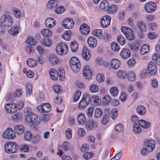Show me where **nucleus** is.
<instances>
[{
	"mask_svg": "<svg viewBox=\"0 0 160 160\" xmlns=\"http://www.w3.org/2000/svg\"><path fill=\"white\" fill-rule=\"evenodd\" d=\"M0 22L1 26L3 27H11L13 23V20L11 17L8 15H4L1 18Z\"/></svg>",
	"mask_w": 160,
	"mask_h": 160,
	"instance_id": "nucleus-1",
	"label": "nucleus"
},
{
	"mask_svg": "<svg viewBox=\"0 0 160 160\" xmlns=\"http://www.w3.org/2000/svg\"><path fill=\"white\" fill-rule=\"evenodd\" d=\"M18 146L16 143L8 142L4 145L5 151L8 153H12L16 152Z\"/></svg>",
	"mask_w": 160,
	"mask_h": 160,
	"instance_id": "nucleus-2",
	"label": "nucleus"
},
{
	"mask_svg": "<svg viewBox=\"0 0 160 160\" xmlns=\"http://www.w3.org/2000/svg\"><path fill=\"white\" fill-rule=\"evenodd\" d=\"M25 120L28 125L31 126H36L40 122V119L34 113L31 114L29 117L27 116Z\"/></svg>",
	"mask_w": 160,
	"mask_h": 160,
	"instance_id": "nucleus-3",
	"label": "nucleus"
},
{
	"mask_svg": "<svg viewBox=\"0 0 160 160\" xmlns=\"http://www.w3.org/2000/svg\"><path fill=\"white\" fill-rule=\"evenodd\" d=\"M121 30L128 40L132 41L134 39L133 32L131 29L127 27H122Z\"/></svg>",
	"mask_w": 160,
	"mask_h": 160,
	"instance_id": "nucleus-4",
	"label": "nucleus"
},
{
	"mask_svg": "<svg viewBox=\"0 0 160 160\" xmlns=\"http://www.w3.org/2000/svg\"><path fill=\"white\" fill-rule=\"evenodd\" d=\"M56 51L58 54L62 55L68 51V46L64 43H59L56 47Z\"/></svg>",
	"mask_w": 160,
	"mask_h": 160,
	"instance_id": "nucleus-5",
	"label": "nucleus"
},
{
	"mask_svg": "<svg viewBox=\"0 0 160 160\" xmlns=\"http://www.w3.org/2000/svg\"><path fill=\"white\" fill-rule=\"evenodd\" d=\"M26 43L28 45L27 46L26 49V52L28 53H32L33 52L32 46H34L36 44V42L35 40L32 38L28 37L26 41Z\"/></svg>",
	"mask_w": 160,
	"mask_h": 160,
	"instance_id": "nucleus-6",
	"label": "nucleus"
},
{
	"mask_svg": "<svg viewBox=\"0 0 160 160\" xmlns=\"http://www.w3.org/2000/svg\"><path fill=\"white\" fill-rule=\"evenodd\" d=\"M144 147L148 148V150L153 151L156 146V142L152 139H147L145 140L144 142Z\"/></svg>",
	"mask_w": 160,
	"mask_h": 160,
	"instance_id": "nucleus-7",
	"label": "nucleus"
},
{
	"mask_svg": "<svg viewBox=\"0 0 160 160\" xmlns=\"http://www.w3.org/2000/svg\"><path fill=\"white\" fill-rule=\"evenodd\" d=\"M156 4L152 2H147L144 6L145 11L148 13L153 12L156 10Z\"/></svg>",
	"mask_w": 160,
	"mask_h": 160,
	"instance_id": "nucleus-8",
	"label": "nucleus"
},
{
	"mask_svg": "<svg viewBox=\"0 0 160 160\" xmlns=\"http://www.w3.org/2000/svg\"><path fill=\"white\" fill-rule=\"evenodd\" d=\"M147 70L149 75H155L157 72L156 64L153 62H150L148 65Z\"/></svg>",
	"mask_w": 160,
	"mask_h": 160,
	"instance_id": "nucleus-9",
	"label": "nucleus"
},
{
	"mask_svg": "<svg viewBox=\"0 0 160 160\" xmlns=\"http://www.w3.org/2000/svg\"><path fill=\"white\" fill-rule=\"evenodd\" d=\"M15 132L11 128H8L4 132L3 136L4 138L12 139L16 137Z\"/></svg>",
	"mask_w": 160,
	"mask_h": 160,
	"instance_id": "nucleus-10",
	"label": "nucleus"
},
{
	"mask_svg": "<svg viewBox=\"0 0 160 160\" xmlns=\"http://www.w3.org/2000/svg\"><path fill=\"white\" fill-rule=\"evenodd\" d=\"M22 95L21 91L19 89H17L14 93H9L5 97L7 101L12 100L13 97H20Z\"/></svg>",
	"mask_w": 160,
	"mask_h": 160,
	"instance_id": "nucleus-11",
	"label": "nucleus"
},
{
	"mask_svg": "<svg viewBox=\"0 0 160 160\" xmlns=\"http://www.w3.org/2000/svg\"><path fill=\"white\" fill-rule=\"evenodd\" d=\"M74 24L73 20L70 18H67L64 19L62 22V25L65 28H72L74 26Z\"/></svg>",
	"mask_w": 160,
	"mask_h": 160,
	"instance_id": "nucleus-12",
	"label": "nucleus"
},
{
	"mask_svg": "<svg viewBox=\"0 0 160 160\" xmlns=\"http://www.w3.org/2000/svg\"><path fill=\"white\" fill-rule=\"evenodd\" d=\"M111 18L108 16H103L101 19L100 23L102 26L103 28L107 27L110 23Z\"/></svg>",
	"mask_w": 160,
	"mask_h": 160,
	"instance_id": "nucleus-13",
	"label": "nucleus"
},
{
	"mask_svg": "<svg viewBox=\"0 0 160 160\" xmlns=\"http://www.w3.org/2000/svg\"><path fill=\"white\" fill-rule=\"evenodd\" d=\"M83 74L84 78L87 79H89L92 77L91 70L89 69L88 66H85L83 70Z\"/></svg>",
	"mask_w": 160,
	"mask_h": 160,
	"instance_id": "nucleus-14",
	"label": "nucleus"
},
{
	"mask_svg": "<svg viewBox=\"0 0 160 160\" xmlns=\"http://www.w3.org/2000/svg\"><path fill=\"white\" fill-rule=\"evenodd\" d=\"M56 24V22L54 19L52 18H48L45 21V25L48 28H52L54 27Z\"/></svg>",
	"mask_w": 160,
	"mask_h": 160,
	"instance_id": "nucleus-15",
	"label": "nucleus"
},
{
	"mask_svg": "<svg viewBox=\"0 0 160 160\" xmlns=\"http://www.w3.org/2000/svg\"><path fill=\"white\" fill-rule=\"evenodd\" d=\"M120 55L122 58L124 59H128L131 55L130 51L127 48L123 49L121 52Z\"/></svg>",
	"mask_w": 160,
	"mask_h": 160,
	"instance_id": "nucleus-16",
	"label": "nucleus"
},
{
	"mask_svg": "<svg viewBox=\"0 0 160 160\" xmlns=\"http://www.w3.org/2000/svg\"><path fill=\"white\" fill-rule=\"evenodd\" d=\"M85 94L83 96V97L78 104L79 108L81 109H84L88 104Z\"/></svg>",
	"mask_w": 160,
	"mask_h": 160,
	"instance_id": "nucleus-17",
	"label": "nucleus"
},
{
	"mask_svg": "<svg viewBox=\"0 0 160 160\" xmlns=\"http://www.w3.org/2000/svg\"><path fill=\"white\" fill-rule=\"evenodd\" d=\"M106 11L110 14H112L116 12L117 10V6L114 4L109 5L108 3V6L107 7Z\"/></svg>",
	"mask_w": 160,
	"mask_h": 160,
	"instance_id": "nucleus-18",
	"label": "nucleus"
},
{
	"mask_svg": "<svg viewBox=\"0 0 160 160\" xmlns=\"http://www.w3.org/2000/svg\"><path fill=\"white\" fill-rule=\"evenodd\" d=\"M87 42L88 46L92 48L95 47L97 44L96 39L93 37L88 38L87 40Z\"/></svg>",
	"mask_w": 160,
	"mask_h": 160,
	"instance_id": "nucleus-19",
	"label": "nucleus"
},
{
	"mask_svg": "<svg viewBox=\"0 0 160 160\" xmlns=\"http://www.w3.org/2000/svg\"><path fill=\"white\" fill-rule=\"evenodd\" d=\"M80 30L81 32L84 35L88 34L90 32L89 27L85 23H83L80 26Z\"/></svg>",
	"mask_w": 160,
	"mask_h": 160,
	"instance_id": "nucleus-20",
	"label": "nucleus"
},
{
	"mask_svg": "<svg viewBox=\"0 0 160 160\" xmlns=\"http://www.w3.org/2000/svg\"><path fill=\"white\" fill-rule=\"evenodd\" d=\"M120 62L116 59H113L111 61L112 67L114 69L117 70L118 69L120 65Z\"/></svg>",
	"mask_w": 160,
	"mask_h": 160,
	"instance_id": "nucleus-21",
	"label": "nucleus"
},
{
	"mask_svg": "<svg viewBox=\"0 0 160 160\" xmlns=\"http://www.w3.org/2000/svg\"><path fill=\"white\" fill-rule=\"evenodd\" d=\"M15 132L18 135L22 134L25 131V128L22 125H18L16 126L14 128Z\"/></svg>",
	"mask_w": 160,
	"mask_h": 160,
	"instance_id": "nucleus-22",
	"label": "nucleus"
},
{
	"mask_svg": "<svg viewBox=\"0 0 160 160\" xmlns=\"http://www.w3.org/2000/svg\"><path fill=\"white\" fill-rule=\"evenodd\" d=\"M82 56L83 58L86 61L88 60L91 55L88 50L85 47H84L82 50Z\"/></svg>",
	"mask_w": 160,
	"mask_h": 160,
	"instance_id": "nucleus-23",
	"label": "nucleus"
},
{
	"mask_svg": "<svg viewBox=\"0 0 160 160\" xmlns=\"http://www.w3.org/2000/svg\"><path fill=\"white\" fill-rule=\"evenodd\" d=\"M97 123L92 120L88 121L86 124V128L87 129H91L97 127Z\"/></svg>",
	"mask_w": 160,
	"mask_h": 160,
	"instance_id": "nucleus-24",
	"label": "nucleus"
},
{
	"mask_svg": "<svg viewBox=\"0 0 160 160\" xmlns=\"http://www.w3.org/2000/svg\"><path fill=\"white\" fill-rule=\"evenodd\" d=\"M78 123L80 124H84L86 122V119L84 114L82 113L79 114L77 117Z\"/></svg>",
	"mask_w": 160,
	"mask_h": 160,
	"instance_id": "nucleus-25",
	"label": "nucleus"
},
{
	"mask_svg": "<svg viewBox=\"0 0 160 160\" xmlns=\"http://www.w3.org/2000/svg\"><path fill=\"white\" fill-rule=\"evenodd\" d=\"M137 112L139 114L141 115H144L146 111V108L142 105H138L136 108Z\"/></svg>",
	"mask_w": 160,
	"mask_h": 160,
	"instance_id": "nucleus-26",
	"label": "nucleus"
},
{
	"mask_svg": "<svg viewBox=\"0 0 160 160\" xmlns=\"http://www.w3.org/2000/svg\"><path fill=\"white\" fill-rule=\"evenodd\" d=\"M57 76L59 77L60 81H63L64 79L65 72L64 69L62 68H60L57 72Z\"/></svg>",
	"mask_w": 160,
	"mask_h": 160,
	"instance_id": "nucleus-27",
	"label": "nucleus"
},
{
	"mask_svg": "<svg viewBox=\"0 0 160 160\" xmlns=\"http://www.w3.org/2000/svg\"><path fill=\"white\" fill-rule=\"evenodd\" d=\"M57 5L58 2L57 0H50L48 2L47 7L49 9H53L55 8Z\"/></svg>",
	"mask_w": 160,
	"mask_h": 160,
	"instance_id": "nucleus-28",
	"label": "nucleus"
},
{
	"mask_svg": "<svg viewBox=\"0 0 160 160\" xmlns=\"http://www.w3.org/2000/svg\"><path fill=\"white\" fill-rule=\"evenodd\" d=\"M49 58L50 61L53 64H57L59 62V58L54 54H50Z\"/></svg>",
	"mask_w": 160,
	"mask_h": 160,
	"instance_id": "nucleus-29",
	"label": "nucleus"
},
{
	"mask_svg": "<svg viewBox=\"0 0 160 160\" xmlns=\"http://www.w3.org/2000/svg\"><path fill=\"white\" fill-rule=\"evenodd\" d=\"M88 103H90L91 104H93L94 99L97 100L98 98V97L96 96H90L88 94H85Z\"/></svg>",
	"mask_w": 160,
	"mask_h": 160,
	"instance_id": "nucleus-30",
	"label": "nucleus"
},
{
	"mask_svg": "<svg viewBox=\"0 0 160 160\" xmlns=\"http://www.w3.org/2000/svg\"><path fill=\"white\" fill-rule=\"evenodd\" d=\"M57 71L54 68L51 69L49 71V74L52 79L56 80L58 79L57 74H56Z\"/></svg>",
	"mask_w": 160,
	"mask_h": 160,
	"instance_id": "nucleus-31",
	"label": "nucleus"
},
{
	"mask_svg": "<svg viewBox=\"0 0 160 160\" xmlns=\"http://www.w3.org/2000/svg\"><path fill=\"white\" fill-rule=\"evenodd\" d=\"M41 34L44 37H50L52 35V31L48 29H45L41 30Z\"/></svg>",
	"mask_w": 160,
	"mask_h": 160,
	"instance_id": "nucleus-32",
	"label": "nucleus"
},
{
	"mask_svg": "<svg viewBox=\"0 0 160 160\" xmlns=\"http://www.w3.org/2000/svg\"><path fill=\"white\" fill-rule=\"evenodd\" d=\"M138 123L142 128H148L150 126V123L143 120H141L138 122Z\"/></svg>",
	"mask_w": 160,
	"mask_h": 160,
	"instance_id": "nucleus-33",
	"label": "nucleus"
},
{
	"mask_svg": "<svg viewBox=\"0 0 160 160\" xmlns=\"http://www.w3.org/2000/svg\"><path fill=\"white\" fill-rule=\"evenodd\" d=\"M92 35L101 39L102 38V31L100 29H97L94 30L92 32Z\"/></svg>",
	"mask_w": 160,
	"mask_h": 160,
	"instance_id": "nucleus-34",
	"label": "nucleus"
},
{
	"mask_svg": "<svg viewBox=\"0 0 160 160\" xmlns=\"http://www.w3.org/2000/svg\"><path fill=\"white\" fill-rule=\"evenodd\" d=\"M149 50V47L146 44L143 45L140 50V52L141 54L143 55L148 53Z\"/></svg>",
	"mask_w": 160,
	"mask_h": 160,
	"instance_id": "nucleus-35",
	"label": "nucleus"
},
{
	"mask_svg": "<svg viewBox=\"0 0 160 160\" xmlns=\"http://www.w3.org/2000/svg\"><path fill=\"white\" fill-rule=\"evenodd\" d=\"M70 47L72 51L73 52H76L78 50V44L76 42H72L71 43Z\"/></svg>",
	"mask_w": 160,
	"mask_h": 160,
	"instance_id": "nucleus-36",
	"label": "nucleus"
},
{
	"mask_svg": "<svg viewBox=\"0 0 160 160\" xmlns=\"http://www.w3.org/2000/svg\"><path fill=\"white\" fill-rule=\"evenodd\" d=\"M27 65L30 67H35L37 65L36 61L34 62V59L32 58H28L27 60Z\"/></svg>",
	"mask_w": 160,
	"mask_h": 160,
	"instance_id": "nucleus-37",
	"label": "nucleus"
},
{
	"mask_svg": "<svg viewBox=\"0 0 160 160\" xmlns=\"http://www.w3.org/2000/svg\"><path fill=\"white\" fill-rule=\"evenodd\" d=\"M118 111L115 108L112 109L110 111L109 115L110 118L113 120L115 119L117 116Z\"/></svg>",
	"mask_w": 160,
	"mask_h": 160,
	"instance_id": "nucleus-38",
	"label": "nucleus"
},
{
	"mask_svg": "<svg viewBox=\"0 0 160 160\" xmlns=\"http://www.w3.org/2000/svg\"><path fill=\"white\" fill-rule=\"evenodd\" d=\"M26 95L29 96L31 93L32 92V86L31 84L29 82L26 83Z\"/></svg>",
	"mask_w": 160,
	"mask_h": 160,
	"instance_id": "nucleus-39",
	"label": "nucleus"
},
{
	"mask_svg": "<svg viewBox=\"0 0 160 160\" xmlns=\"http://www.w3.org/2000/svg\"><path fill=\"white\" fill-rule=\"evenodd\" d=\"M137 26L140 30L144 31L146 28V26L145 24L142 21L138 22Z\"/></svg>",
	"mask_w": 160,
	"mask_h": 160,
	"instance_id": "nucleus-40",
	"label": "nucleus"
},
{
	"mask_svg": "<svg viewBox=\"0 0 160 160\" xmlns=\"http://www.w3.org/2000/svg\"><path fill=\"white\" fill-rule=\"evenodd\" d=\"M117 75L121 79H125L128 77L127 72L122 70H120L117 72Z\"/></svg>",
	"mask_w": 160,
	"mask_h": 160,
	"instance_id": "nucleus-41",
	"label": "nucleus"
},
{
	"mask_svg": "<svg viewBox=\"0 0 160 160\" xmlns=\"http://www.w3.org/2000/svg\"><path fill=\"white\" fill-rule=\"evenodd\" d=\"M71 32L70 31H66L62 35V38L66 41H68L71 39Z\"/></svg>",
	"mask_w": 160,
	"mask_h": 160,
	"instance_id": "nucleus-42",
	"label": "nucleus"
},
{
	"mask_svg": "<svg viewBox=\"0 0 160 160\" xmlns=\"http://www.w3.org/2000/svg\"><path fill=\"white\" fill-rule=\"evenodd\" d=\"M78 63H80L78 58L75 57H73L71 58L69 61L70 66L76 65Z\"/></svg>",
	"mask_w": 160,
	"mask_h": 160,
	"instance_id": "nucleus-43",
	"label": "nucleus"
},
{
	"mask_svg": "<svg viewBox=\"0 0 160 160\" xmlns=\"http://www.w3.org/2000/svg\"><path fill=\"white\" fill-rule=\"evenodd\" d=\"M108 2L106 0L104 1H101L99 4V8L103 10L106 11L107 7L108 6Z\"/></svg>",
	"mask_w": 160,
	"mask_h": 160,
	"instance_id": "nucleus-44",
	"label": "nucleus"
},
{
	"mask_svg": "<svg viewBox=\"0 0 160 160\" xmlns=\"http://www.w3.org/2000/svg\"><path fill=\"white\" fill-rule=\"evenodd\" d=\"M139 124L134 123L133 125V132L136 133H139L141 131V128Z\"/></svg>",
	"mask_w": 160,
	"mask_h": 160,
	"instance_id": "nucleus-45",
	"label": "nucleus"
},
{
	"mask_svg": "<svg viewBox=\"0 0 160 160\" xmlns=\"http://www.w3.org/2000/svg\"><path fill=\"white\" fill-rule=\"evenodd\" d=\"M24 111L25 113V119L26 118L27 116L29 117L31 114H33L32 112L31 108L28 107L24 108Z\"/></svg>",
	"mask_w": 160,
	"mask_h": 160,
	"instance_id": "nucleus-46",
	"label": "nucleus"
},
{
	"mask_svg": "<svg viewBox=\"0 0 160 160\" xmlns=\"http://www.w3.org/2000/svg\"><path fill=\"white\" fill-rule=\"evenodd\" d=\"M80 63H78L76 64L70 66L72 70L75 72H78L80 68Z\"/></svg>",
	"mask_w": 160,
	"mask_h": 160,
	"instance_id": "nucleus-47",
	"label": "nucleus"
},
{
	"mask_svg": "<svg viewBox=\"0 0 160 160\" xmlns=\"http://www.w3.org/2000/svg\"><path fill=\"white\" fill-rule=\"evenodd\" d=\"M41 43L46 46H50L52 44V41L49 38H44Z\"/></svg>",
	"mask_w": 160,
	"mask_h": 160,
	"instance_id": "nucleus-48",
	"label": "nucleus"
},
{
	"mask_svg": "<svg viewBox=\"0 0 160 160\" xmlns=\"http://www.w3.org/2000/svg\"><path fill=\"white\" fill-rule=\"evenodd\" d=\"M110 93L112 96L116 97L118 96V91L117 88L116 87H113L111 88L110 90Z\"/></svg>",
	"mask_w": 160,
	"mask_h": 160,
	"instance_id": "nucleus-49",
	"label": "nucleus"
},
{
	"mask_svg": "<svg viewBox=\"0 0 160 160\" xmlns=\"http://www.w3.org/2000/svg\"><path fill=\"white\" fill-rule=\"evenodd\" d=\"M12 10L13 13L16 18H19L21 17V12L19 9L15 8H13Z\"/></svg>",
	"mask_w": 160,
	"mask_h": 160,
	"instance_id": "nucleus-50",
	"label": "nucleus"
},
{
	"mask_svg": "<svg viewBox=\"0 0 160 160\" xmlns=\"http://www.w3.org/2000/svg\"><path fill=\"white\" fill-rule=\"evenodd\" d=\"M43 110L44 112H49L51 108V106L50 104L46 103H43Z\"/></svg>",
	"mask_w": 160,
	"mask_h": 160,
	"instance_id": "nucleus-51",
	"label": "nucleus"
},
{
	"mask_svg": "<svg viewBox=\"0 0 160 160\" xmlns=\"http://www.w3.org/2000/svg\"><path fill=\"white\" fill-rule=\"evenodd\" d=\"M111 46L112 50L114 51L118 52L120 49L119 46L116 42L112 43Z\"/></svg>",
	"mask_w": 160,
	"mask_h": 160,
	"instance_id": "nucleus-52",
	"label": "nucleus"
},
{
	"mask_svg": "<svg viewBox=\"0 0 160 160\" xmlns=\"http://www.w3.org/2000/svg\"><path fill=\"white\" fill-rule=\"evenodd\" d=\"M32 138V142L33 143L37 144L40 141L41 138L40 135L36 134Z\"/></svg>",
	"mask_w": 160,
	"mask_h": 160,
	"instance_id": "nucleus-53",
	"label": "nucleus"
},
{
	"mask_svg": "<svg viewBox=\"0 0 160 160\" xmlns=\"http://www.w3.org/2000/svg\"><path fill=\"white\" fill-rule=\"evenodd\" d=\"M32 134L31 132L29 131H26L24 134L25 139L28 141L31 140L32 138Z\"/></svg>",
	"mask_w": 160,
	"mask_h": 160,
	"instance_id": "nucleus-54",
	"label": "nucleus"
},
{
	"mask_svg": "<svg viewBox=\"0 0 160 160\" xmlns=\"http://www.w3.org/2000/svg\"><path fill=\"white\" fill-rule=\"evenodd\" d=\"M111 96L107 95H106L102 99L103 103L104 104L106 105L108 104L111 101Z\"/></svg>",
	"mask_w": 160,
	"mask_h": 160,
	"instance_id": "nucleus-55",
	"label": "nucleus"
},
{
	"mask_svg": "<svg viewBox=\"0 0 160 160\" xmlns=\"http://www.w3.org/2000/svg\"><path fill=\"white\" fill-rule=\"evenodd\" d=\"M65 134L67 139H69L72 137V130L70 128H68L65 131Z\"/></svg>",
	"mask_w": 160,
	"mask_h": 160,
	"instance_id": "nucleus-56",
	"label": "nucleus"
},
{
	"mask_svg": "<svg viewBox=\"0 0 160 160\" xmlns=\"http://www.w3.org/2000/svg\"><path fill=\"white\" fill-rule=\"evenodd\" d=\"M102 112L101 109L99 108H96L95 110L94 114V117L95 118H100L102 115Z\"/></svg>",
	"mask_w": 160,
	"mask_h": 160,
	"instance_id": "nucleus-57",
	"label": "nucleus"
},
{
	"mask_svg": "<svg viewBox=\"0 0 160 160\" xmlns=\"http://www.w3.org/2000/svg\"><path fill=\"white\" fill-rule=\"evenodd\" d=\"M93 156V153L91 152H87L83 154V158L86 160L91 158Z\"/></svg>",
	"mask_w": 160,
	"mask_h": 160,
	"instance_id": "nucleus-58",
	"label": "nucleus"
},
{
	"mask_svg": "<svg viewBox=\"0 0 160 160\" xmlns=\"http://www.w3.org/2000/svg\"><path fill=\"white\" fill-rule=\"evenodd\" d=\"M128 80L131 81H134L135 79V74L132 72H130L128 74Z\"/></svg>",
	"mask_w": 160,
	"mask_h": 160,
	"instance_id": "nucleus-59",
	"label": "nucleus"
},
{
	"mask_svg": "<svg viewBox=\"0 0 160 160\" xmlns=\"http://www.w3.org/2000/svg\"><path fill=\"white\" fill-rule=\"evenodd\" d=\"M118 42L121 45H122L126 43L125 39L121 36H119L117 38Z\"/></svg>",
	"mask_w": 160,
	"mask_h": 160,
	"instance_id": "nucleus-60",
	"label": "nucleus"
},
{
	"mask_svg": "<svg viewBox=\"0 0 160 160\" xmlns=\"http://www.w3.org/2000/svg\"><path fill=\"white\" fill-rule=\"evenodd\" d=\"M82 92L79 91H77L75 93L73 98V100L75 102H77L80 98Z\"/></svg>",
	"mask_w": 160,
	"mask_h": 160,
	"instance_id": "nucleus-61",
	"label": "nucleus"
},
{
	"mask_svg": "<svg viewBox=\"0 0 160 160\" xmlns=\"http://www.w3.org/2000/svg\"><path fill=\"white\" fill-rule=\"evenodd\" d=\"M123 126L122 124H117L115 127V130L118 132H120L122 131L123 129Z\"/></svg>",
	"mask_w": 160,
	"mask_h": 160,
	"instance_id": "nucleus-62",
	"label": "nucleus"
},
{
	"mask_svg": "<svg viewBox=\"0 0 160 160\" xmlns=\"http://www.w3.org/2000/svg\"><path fill=\"white\" fill-rule=\"evenodd\" d=\"M90 90L91 92L95 93L98 91V88L97 85L93 84L90 87Z\"/></svg>",
	"mask_w": 160,
	"mask_h": 160,
	"instance_id": "nucleus-63",
	"label": "nucleus"
},
{
	"mask_svg": "<svg viewBox=\"0 0 160 160\" xmlns=\"http://www.w3.org/2000/svg\"><path fill=\"white\" fill-rule=\"evenodd\" d=\"M109 120V118L107 115H104L102 119V123L103 125H105L107 123Z\"/></svg>",
	"mask_w": 160,
	"mask_h": 160,
	"instance_id": "nucleus-64",
	"label": "nucleus"
}]
</instances>
